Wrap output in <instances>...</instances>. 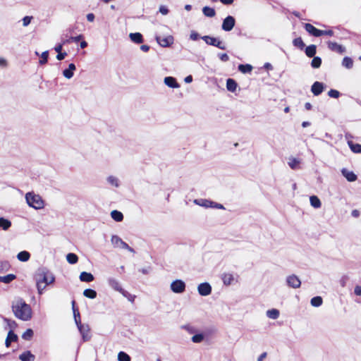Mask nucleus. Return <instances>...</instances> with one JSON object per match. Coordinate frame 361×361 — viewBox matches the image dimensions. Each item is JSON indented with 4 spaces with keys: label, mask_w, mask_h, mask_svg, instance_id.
<instances>
[{
    "label": "nucleus",
    "mask_w": 361,
    "mask_h": 361,
    "mask_svg": "<svg viewBox=\"0 0 361 361\" xmlns=\"http://www.w3.org/2000/svg\"><path fill=\"white\" fill-rule=\"evenodd\" d=\"M38 293L42 295L46 287L55 281L54 274L45 267L37 269L35 275Z\"/></svg>",
    "instance_id": "obj_1"
},
{
    "label": "nucleus",
    "mask_w": 361,
    "mask_h": 361,
    "mask_svg": "<svg viewBox=\"0 0 361 361\" xmlns=\"http://www.w3.org/2000/svg\"><path fill=\"white\" fill-rule=\"evenodd\" d=\"M12 310L14 315L23 321H28L32 317V309L23 299H18L13 302Z\"/></svg>",
    "instance_id": "obj_2"
},
{
    "label": "nucleus",
    "mask_w": 361,
    "mask_h": 361,
    "mask_svg": "<svg viewBox=\"0 0 361 361\" xmlns=\"http://www.w3.org/2000/svg\"><path fill=\"white\" fill-rule=\"evenodd\" d=\"M25 200L27 204L35 209H41L44 207V202L42 197L33 192H27Z\"/></svg>",
    "instance_id": "obj_3"
},
{
    "label": "nucleus",
    "mask_w": 361,
    "mask_h": 361,
    "mask_svg": "<svg viewBox=\"0 0 361 361\" xmlns=\"http://www.w3.org/2000/svg\"><path fill=\"white\" fill-rule=\"evenodd\" d=\"M208 45L216 47L220 49L225 50L226 49V44L218 38L204 35L201 37Z\"/></svg>",
    "instance_id": "obj_4"
},
{
    "label": "nucleus",
    "mask_w": 361,
    "mask_h": 361,
    "mask_svg": "<svg viewBox=\"0 0 361 361\" xmlns=\"http://www.w3.org/2000/svg\"><path fill=\"white\" fill-rule=\"evenodd\" d=\"M185 283L180 279L173 281L170 285L171 290L173 293L180 294L185 290Z\"/></svg>",
    "instance_id": "obj_5"
},
{
    "label": "nucleus",
    "mask_w": 361,
    "mask_h": 361,
    "mask_svg": "<svg viewBox=\"0 0 361 361\" xmlns=\"http://www.w3.org/2000/svg\"><path fill=\"white\" fill-rule=\"evenodd\" d=\"M108 285L113 288L114 290L121 293L123 296L126 297L127 294H128L125 290H123L120 284V282L118 279L114 277H109L107 279Z\"/></svg>",
    "instance_id": "obj_6"
},
{
    "label": "nucleus",
    "mask_w": 361,
    "mask_h": 361,
    "mask_svg": "<svg viewBox=\"0 0 361 361\" xmlns=\"http://www.w3.org/2000/svg\"><path fill=\"white\" fill-rule=\"evenodd\" d=\"M111 241L115 247H120L123 249L128 250L130 252H134V250L132 247H130L126 242L123 241L122 239L117 235H112Z\"/></svg>",
    "instance_id": "obj_7"
},
{
    "label": "nucleus",
    "mask_w": 361,
    "mask_h": 361,
    "mask_svg": "<svg viewBox=\"0 0 361 361\" xmlns=\"http://www.w3.org/2000/svg\"><path fill=\"white\" fill-rule=\"evenodd\" d=\"M81 334L82 339L84 342L88 341L91 338L90 328L88 324H80L78 328Z\"/></svg>",
    "instance_id": "obj_8"
},
{
    "label": "nucleus",
    "mask_w": 361,
    "mask_h": 361,
    "mask_svg": "<svg viewBox=\"0 0 361 361\" xmlns=\"http://www.w3.org/2000/svg\"><path fill=\"white\" fill-rule=\"evenodd\" d=\"M235 24V18L231 16H228L223 20L221 28L226 32H229L234 27Z\"/></svg>",
    "instance_id": "obj_9"
},
{
    "label": "nucleus",
    "mask_w": 361,
    "mask_h": 361,
    "mask_svg": "<svg viewBox=\"0 0 361 361\" xmlns=\"http://www.w3.org/2000/svg\"><path fill=\"white\" fill-rule=\"evenodd\" d=\"M197 291L200 295L207 296L212 293V286L207 282L202 283L198 285Z\"/></svg>",
    "instance_id": "obj_10"
},
{
    "label": "nucleus",
    "mask_w": 361,
    "mask_h": 361,
    "mask_svg": "<svg viewBox=\"0 0 361 361\" xmlns=\"http://www.w3.org/2000/svg\"><path fill=\"white\" fill-rule=\"evenodd\" d=\"M287 285L293 288H298L301 285L300 279L295 274L290 275L286 278Z\"/></svg>",
    "instance_id": "obj_11"
},
{
    "label": "nucleus",
    "mask_w": 361,
    "mask_h": 361,
    "mask_svg": "<svg viewBox=\"0 0 361 361\" xmlns=\"http://www.w3.org/2000/svg\"><path fill=\"white\" fill-rule=\"evenodd\" d=\"M156 40L160 46H161L163 47H167L173 44V37L171 35L165 37H162L160 36H156Z\"/></svg>",
    "instance_id": "obj_12"
},
{
    "label": "nucleus",
    "mask_w": 361,
    "mask_h": 361,
    "mask_svg": "<svg viewBox=\"0 0 361 361\" xmlns=\"http://www.w3.org/2000/svg\"><path fill=\"white\" fill-rule=\"evenodd\" d=\"M304 28L310 35L317 37L322 36V30L316 28L314 25H312L310 23H305Z\"/></svg>",
    "instance_id": "obj_13"
},
{
    "label": "nucleus",
    "mask_w": 361,
    "mask_h": 361,
    "mask_svg": "<svg viewBox=\"0 0 361 361\" xmlns=\"http://www.w3.org/2000/svg\"><path fill=\"white\" fill-rule=\"evenodd\" d=\"M327 44L328 48L332 51H335L338 54H343L345 51V48L336 42L329 41L328 42Z\"/></svg>",
    "instance_id": "obj_14"
},
{
    "label": "nucleus",
    "mask_w": 361,
    "mask_h": 361,
    "mask_svg": "<svg viewBox=\"0 0 361 361\" xmlns=\"http://www.w3.org/2000/svg\"><path fill=\"white\" fill-rule=\"evenodd\" d=\"M301 159L290 157L288 159V165L293 170H298L300 169Z\"/></svg>",
    "instance_id": "obj_15"
},
{
    "label": "nucleus",
    "mask_w": 361,
    "mask_h": 361,
    "mask_svg": "<svg viewBox=\"0 0 361 361\" xmlns=\"http://www.w3.org/2000/svg\"><path fill=\"white\" fill-rule=\"evenodd\" d=\"M324 90V85L320 82H314L311 87V91L314 95H319Z\"/></svg>",
    "instance_id": "obj_16"
},
{
    "label": "nucleus",
    "mask_w": 361,
    "mask_h": 361,
    "mask_svg": "<svg viewBox=\"0 0 361 361\" xmlns=\"http://www.w3.org/2000/svg\"><path fill=\"white\" fill-rule=\"evenodd\" d=\"M75 70V65L74 63H70L68 68L63 71V75L67 79H71L73 78Z\"/></svg>",
    "instance_id": "obj_17"
},
{
    "label": "nucleus",
    "mask_w": 361,
    "mask_h": 361,
    "mask_svg": "<svg viewBox=\"0 0 361 361\" xmlns=\"http://www.w3.org/2000/svg\"><path fill=\"white\" fill-rule=\"evenodd\" d=\"M342 175L349 181L353 182L355 181L357 178L356 174L354 172L347 170L346 169H343L341 170Z\"/></svg>",
    "instance_id": "obj_18"
},
{
    "label": "nucleus",
    "mask_w": 361,
    "mask_h": 361,
    "mask_svg": "<svg viewBox=\"0 0 361 361\" xmlns=\"http://www.w3.org/2000/svg\"><path fill=\"white\" fill-rule=\"evenodd\" d=\"M221 279L225 286H230L234 281L233 275L231 273H224L221 275Z\"/></svg>",
    "instance_id": "obj_19"
},
{
    "label": "nucleus",
    "mask_w": 361,
    "mask_h": 361,
    "mask_svg": "<svg viewBox=\"0 0 361 361\" xmlns=\"http://www.w3.org/2000/svg\"><path fill=\"white\" fill-rule=\"evenodd\" d=\"M164 83L166 85L171 88H178L180 87L176 78L171 76H168L164 78Z\"/></svg>",
    "instance_id": "obj_20"
},
{
    "label": "nucleus",
    "mask_w": 361,
    "mask_h": 361,
    "mask_svg": "<svg viewBox=\"0 0 361 361\" xmlns=\"http://www.w3.org/2000/svg\"><path fill=\"white\" fill-rule=\"evenodd\" d=\"M194 203L204 208H211L213 201L206 199H196L194 200Z\"/></svg>",
    "instance_id": "obj_21"
},
{
    "label": "nucleus",
    "mask_w": 361,
    "mask_h": 361,
    "mask_svg": "<svg viewBox=\"0 0 361 361\" xmlns=\"http://www.w3.org/2000/svg\"><path fill=\"white\" fill-rule=\"evenodd\" d=\"M17 340V335L14 334L12 330L9 331L5 341L6 346L9 347L11 345V342L16 341Z\"/></svg>",
    "instance_id": "obj_22"
},
{
    "label": "nucleus",
    "mask_w": 361,
    "mask_h": 361,
    "mask_svg": "<svg viewBox=\"0 0 361 361\" xmlns=\"http://www.w3.org/2000/svg\"><path fill=\"white\" fill-rule=\"evenodd\" d=\"M79 278L82 282H91L94 280V276L91 273L86 271L81 272Z\"/></svg>",
    "instance_id": "obj_23"
},
{
    "label": "nucleus",
    "mask_w": 361,
    "mask_h": 361,
    "mask_svg": "<svg viewBox=\"0 0 361 361\" xmlns=\"http://www.w3.org/2000/svg\"><path fill=\"white\" fill-rule=\"evenodd\" d=\"M129 37L132 42L136 44H141L143 42L142 35L140 32L130 33Z\"/></svg>",
    "instance_id": "obj_24"
},
{
    "label": "nucleus",
    "mask_w": 361,
    "mask_h": 361,
    "mask_svg": "<svg viewBox=\"0 0 361 361\" xmlns=\"http://www.w3.org/2000/svg\"><path fill=\"white\" fill-rule=\"evenodd\" d=\"M19 359L21 361H34L35 355H32L30 351H25L19 356Z\"/></svg>",
    "instance_id": "obj_25"
},
{
    "label": "nucleus",
    "mask_w": 361,
    "mask_h": 361,
    "mask_svg": "<svg viewBox=\"0 0 361 361\" xmlns=\"http://www.w3.org/2000/svg\"><path fill=\"white\" fill-rule=\"evenodd\" d=\"M238 84L237 82L232 78H228L226 80V88L228 91L233 92L236 90Z\"/></svg>",
    "instance_id": "obj_26"
},
{
    "label": "nucleus",
    "mask_w": 361,
    "mask_h": 361,
    "mask_svg": "<svg viewBox=\"0 0 361 361\" xmlns=\"http://www.w3.org/2000/svg\"><path fill=\"white\" fill-rule=\"evenodd\" d=\"M348 145L352 152L357 154H361V145L354 143L353 141H348Z\"/></svg>",
    "instance_id": "obj_27"
},
{
    "label": "nucleus",
    "mask_w": 361,
    "mask_h": 361,
    "mask_svg": "<svg viewBox=\"0 0 361 361\" xmlns=\"http://www.w3.org/2000/svg\"><path fill=\"white\" fill-rule=\"evenodd\" d=\"M316 51H317V47L314 44H311L310 46H307L305 48V54L310 58L314 56Z\"/></svg>",
    "instance_id": "obj_28"
},
{
    "label": "nucleus",
    "mask_w": 361,
    "mask_h": 361,
    "mask_svg": "<svg viewBox=\"0 0 361 361\" xmlns=\"http://www.w3.org/2000/svg\"><path fill=\"white\" fill-rule=\"evenodd\" d=\"M30 257V254L27 251H21L17 255V259L23 262L28 261Z\"/></svg>",
    "instance_id": "obj_29"
},
{
    "label": "nucleus",
    "mask_w": 361,
    "mask_h": 361,
    "mask_svg": "<svg viewBox=\"0 0 361 361\" xmlns=\"http://www.w3.org/2000/svg\"><path fill=\"white\" fill-rule=\"evenodd\" d=\"M106 181L109 184L116 188H118L120 186V180L119 179L114 176H109L106 178Z\"/></svg>",
    "instance_id": "obj_30"
},
{
    "label": "nucleus",
    "mask_w": 361,
    "mask_h": 361,
    "mask_svg": "<svg viewBox=\"0 0 361 361\" xmlns=\"http://www.w3.org/2000/svg\"><path fill=\"white\" fill-rule=\"evenodd\" d=\"M310 202L312 207L318 209L321 207L322 203L320 200L315 195H312L310 197Z\"/></svg>",
    "instance_id": "obj_31"
},
{
    "label": "nucleus",
    "mask_w": 361,
    "mask_h": 361,
    "mask_svg": "<svg viewBox=\"0 0 361 361\" xmlns=\"http://www.w3.org/2000/svg\"><path fill=\"white\" fill-rule=\"evenodd\" d=\"M111 216L114 221L117 222H120L123 219V214L118 210H113L111 212Z\"/></svg>",
    "instance_id": "obj_32"
},
{
    "label": "nucleus",
    "mask_w": 361,
    "mask_h": 361,
    "mask_svg": "<svg viewBox=\"0 0 361 361\" xmlns=\"http://www.w3.org/2000/svg\"><path fill=\"white\" fill-rule=\"evenodd\" d=\"M341 63L343 67L350 69L353 66V60L350 57L345 56Z\"/></svg>",
    "instance_id": "obj_33"
},
{
    "label": "nucleus",
    "mask_w": 361,
    "mask_h": 361,
    "mask_svg": "<svg viewBox=\"0 0 361 361\" xmlns=\"http://www.w3.org/2000/svg\"><path fill=\"white\" fill-rule=\"evenodd\" d=\"M202 12L205 16L209 18L214 17L216 14L215 10L213 8L209 6H204L202 8Z\"/></svg>",
    "instance_id": "obj_34"
},
{
    "label": "nucleus",
    "mask_w": 361,
    "mask_h": 361,
    "mask_svg": "<svg viewBox=\"0 0 361 361\" xmlns=\"http://www.w3.org/2000/svg\"><path fill=\"white\" fill-rule=\"evenodd\" d=\"M323 300L321 296H315L312 298L310 300V304L312 306L318 307L322 305Z\"/></svg>",
    "instance_id": "obj_35"
},
{
    "label": "nucleus",
    "mask_w": 361,
    "mask_h": 361,
    "mask_svg": "<svg viewBox=\"0 0 361 361\" xmlns=\"http://www.w3.org/2000/svg\"><path fill=\"white\" fill-rule=\"evenodd\" d=\"M11 226V222L3 217H0V228L4 231L8 230Z\"/></svg>",
    "instance_id": "obj_36"
},
{
    "label": "nucleus",
    "mask_w": 361,
    "mask_h": 361,
    "mask_svg": "<svg viewBox=\"0 0 361 361\" xmlns=\"http://www.w3.org/2000/svg\"><path fill=\"white\" fill-rule=\"evenodd\" d=\"M266 314L270 319H276L279 317V311L276 309L269 310Z\"/></svg>",
    "instance_id": "obj_37"
},
{
    "label": "nucleus",
    "mask_w": 361,
    "mask_h": 361,
    "mask_svg": "<svg viewBox=\"0 0 361 361\" xmlns=\"http://www.w3.org/2000/svg\"><path fill=\"white\" fill-rule=\"evenodd\" d=\"M83 295L85 297L94 299L97 297V292L91 288H87L83 291Z\"/></svg>",
    "instance_id": "obj_38"
},
{
    "label": "nucleus",
    "mask_w": 361,
    "mask_h": 361,
    "mask_svg": "<svg viewBox=\"0 0 361 361\" xmlns=\"http://www.w3.org/2000/svg\"><path fill=\"white\" fill-rule=\"evenodd\" d=\"M16 278V275L13 274H8L4 276H0V282L4 283H9Z\"/></svg>",
    "instance_id": "obj_39"
},
{
    "label": "nucleus",
    "mask_w": 361,
    "mask_h": 361,
    "mask_svg": "<svg viewBox=\"0 0 361 361\" xmlns=\"http://www.w3.org/2000/svg\"><path fill=\"white\" fill-rule=\"evenodd\" d=\"M238 70L243 73H247L252 71V66L250 64H240L238 66Z\"/></svg>",
    "instance_id": "obj_40"
},
{
    "label": "nucleus",
    "mask_w": 361,
    "mask_h": 361,
    "mask_svg": "<svg viewBox=\"0 0 361 361\" xmlns=\"http://www.w3.org/2000/svg\"><path fill=\"white\" fill-rule=\"evenodd\" d=\"M66 259L68 263H70L71 264H74L77 263V262L78 261V257L74 253H68L66 255Z\"/></svg>",
    "instance_id": "obj_41"
},
{
    "label": "nucleus",
    "mask_w": 361,
    "mask_h": 361,
    "mask_svg": "<svg viewBox=\"0 0 361 361\" xmlns=\"http://www.w3.org/2000/svg\"><path fill=\"white\" fill-rule=\"evenodd\" d=\"M293 44L295 47L299 48L301 50L303 49L304 47H305V44L303 42L301 37H297V38L294 39L293 41Z\"/></svg>",
    "instance_id": "obj_42"
},
{
    "label": "nucleus",
    "mask_w": 361,
    "mask_h": 361,
    "mask_svg": "<svg viewBox=\"0 0 361 361\" xmlns=\"http://www.w3.org/2000/svg\"><path fill=\"white\" fill-rule=\"evenodd\" d=\"M313 59L311 62V66L314 68H318L321 66L322 64V59L319 56H313Z\"/></svg>",
    "instance_id": "obj_43"
},
{
    "label": "nucleus",
    "mask_w": 361,
    "mask_h": 361,
    "mask_svg": "<svg viewBox=\"0 0 361 361\" xmlns=\"http://www.w3.org/2000/svg\"><path fill=\"white\" fill-rule=\"evenodd\" d=\"M48 56H49V51H44L41 54V59L39 61V63L40 65H44L47 63L48 61Z\"/></svg>",
    "instance_id": "obj_44"
},
{
    "label": "nucleus",
    "mask_w": 361,
    "mask_h": 361,
    "mask_svg": "<svg viewBox=\"0 0 361 361\" xmlns=\"http://www.w3.org/2000/svg\"><path fill=\"white\" fill-rule=\"evenodd\" d=\"M118 361H130V357L127 353L121 351L118 355Z\"/></svg>",
    "instance_id": "obj_45"
},
{
    "label": "nucleus",
    "mask_w": 361,
    "mask_h": 361,
    "mask_svg": "<svg viewBox=\"0 0 361 361\" xmlns=\"http://www.w3.org/2000/svg\"><path fill=\"white\" fill-rule=\"evenodd\" d=\"M33 336V331L31 329H27L23 334L22 337L25 340H30Z\"/></svg>",
    "instance_id": "obj_46"
},
{
    "label": "nucleus",
    "mask_w": 361,
    "mask_h": 361,
    "mask_svg": "<svg viewBox=\"0 0 361 361\" xmlns=\"http://www.w3.org/2000/svg\"><path fill=\"white\" fill-rule=\"evenodd\" d=\"M204 340V335L202 334H197L192 337V341L195 343H201Z\"/></svg>",
    "instance_id": "obj_47"
},
{
    "label": "nucleus",
    "mask_w": 361,
    "mask_h": 361,
    "mask_svg": "<svg viewBox=\"0 0 361 361\" xmlns=\"http://www.w3.org/2000/svg\"><path fill=\"white\" fill-rule=\"evenodd\" d=\"M10 268V264L7 261L0 262V271H8Z\"/></svg>",
    "instance_id": "obj_48"
},
{
    "label": "nucleus",
    "mask_w": 361,
    "mask_h": 361,
    "mask_svg": "<svg viewBox=\"0 0 361 361\" xmlns=\"http://www.w3.org/2000/svg\"><path fill=\"white\" fill-rule=\"evenodd\" d=\"M328 95L330 97L336 99L340 96V92L336 90L331 89L329 91Z\"/></svg>",
    "instance_id": "obj_49"
},
{
    "label": "nucleus",
    "mask_w": 361,
    "mask_h": 361,
    "mask_svg": "<svg viewBox=\"0 0 361 361\" xmlns=\"http://www.w3.org/2000/svg\"><path fill=\"white\" fill-rule=\"evenodd\" d=\"M218 56L219 58V59L221 61H224V62H226L229 60V56H228L227 54L226 53H224V54H218Z\"/></svg>",
    "instance_id": "obj_50"
},
{
    "label": "nucleus",
    "mask_w": 361,
    "mask_h": 361,
    "mask_svg": "<svg viewBox=\"0 0 361 361\" xmlns=\"http://www.w3.org/2000/svg\"><path fill=\"white\" fill-rule=\"evenodd\" d=\"M199 38H200V35L197 32H195V31L191 32V33L190 35V39L195 41V40H197Z\"/></svg>",
    "instance_id": "obj_51"
},
{
    "label": "nucleus",
    "mask_w": 361,
    "mask_h": 361,
    "mask_svg": "<svg viewBox=\"0 0 361 361\" xmlns=\"http://www.w3.org/2000/svg\"><path fill=\"white\" fill-rule=\"evenodd\" d=\"M211 208L219 209H225V207L223 204H221L220 203L215 202H213V204H212Z\"/></svg>",
    "instance_id": "obj_52"
},
{
    "label": "nucleus",
    "mask_w": 361,
    "mask_h": 361,
    "mask_svg": "<svg viewBox=\"0 0 361 361\" xmlns=\"http://www.w3.org/2000/svg\"><path fill=\"white\" fill-rule=\"evenodd\" d=\"M32 20V17L30 16H25L23 18V26H27Z\"/></svg>",
    "instance_id": "obj_53"
},
{
    "label": "nucleus",
    "mask_w": 361,
    "mask_h": 361,
    "mask_svg": "<svg viewBox=\"0 0 361 361\" xmlns=\"http://www.w3.org/2000/svg\"><path fill=\"white\" fill-rule=\"evenodd\" d=\"M66 56H67L66 52H62V51L59 52V53H57L56 59L59 61H61V60L64 59Z\"/></svg>",
    "instance_id": "obj_54"
},
{
    "label": "nucleus",
    "mask_w": 361,
    "mask_h": 361,
    "mask_svg": "<svg viewBox=\"0 0 361 361\" xmlns=\"http://www.w3.org/2000/svg\"><path fill=\"white\" fill-rule=\"evenodd\" d=\"M159 12L162 14V15H166L168 14L169 13V9L167 8L166 6H161L159 7Z\"/></svg>",
    "instance_id": "obj_55"
},
{
    "label": "nucleus",
    "mask_w": 361,
    "mask_h": 361,
    "mask_svg": "<svg viewBox=\"0 0 361 361\" xmlns=\"http://www.w3.org/2000/svg\"><path fill=\"white\" fill-rule=\"evenodd\" d=\"M75 322L78 328L80 326V324H82L80 322V316L79 312H78V317H75Z\"/></svg>",
    "instance_id": "obj_56"
},
{
    "label": "nucleus",
    "mask_w": 361,
    "mask_h": 361,
    "mask_svg": "<svg viewBox=\"0 0 361 361\" xmlns=\"http://www.w3.org/2000/svg\"><path fill=\"white\" fill-rule=\"evenodd\" d=\"M354 293L356 295L361 296V286H356L354 289Z\"/></svg>",
    "instance_id": "obj_57"
},
{
    "label": "nucleus",
    "mask_w": 361,
    "mask_h": 361,
    "mask_svg": "<svg viewBox=\"0 0 361 361\" xmlns=\"http://www.w3.org/2000/svg\"><path fill=\"white\" fill-rule=\"evenodd\" d=\"M7 65H8L7 61L4 58L0 57V66L5 68L7 66Z\"/></svg>",
    "instance_id": "obj_58"
},
{
    "label": "nucleus",
    "mask_w": 361,
    "mask_h": 361,
    "mask_svg": "<svg viewBox=\"0 0 361 361\" xmlns=\"http://www.w3.org/2000/svg\"><path fill=\"white\" fill-rule=\"evenodd\" d=\"M83 38V36L82 35H79L76 37H70V39H71L73 42H79L80 39Z\"/></svg>",
    "instance_id": "obj_59"
},
{
    "label": "nucleus",
    "mask_w": 361,
    "mask_h": 361,
    "mask_svg": "<svg viewBox=\"0 0 361 361\" xmlns=\"http://www.w3.org/2000/svg\"><path fill=\"white\" fill-rule=\"evenodd\" d=\"M329 35V36H333L334 35V31L331 30H322V35Z\"/></svg>",
    "instance_id": "obj_60"
},
{
    "label": "nucleus",
    "mask_w": 361,
    "mask_h": 361,
    "mask_svg": "<svg viewBox=\"0 0 361 361\" xmlns=\"http://www.w3.org/2000/svg\"><path fill=\"white\" fill-rule=\"evenodd\" d=\"M62 48H63V44L59 43V44H58L57 45H56V46H55V47H54V50H55L57 53H59V52H61Z\"/></svg>",
    "instance_id": "obj_61"
},
{
    "label": "nucleus",
    "mask_w": 361,
    "mask_h": 361,
    "mask_svg": "<svg viewBox=\"0 0 361 361\" xmlns=\"http://www.w3.org/2000/svg\"><path fill=\"white\" fill-rule=\"evenodd\" d=\"M352 216L357 218L360 216V212L357 209H353L351 212Z\"/></svg>",
    "instance_id": "obj_62"
},
{
    "label": "nucleus",
    "mask_w": 361,
    "mask_h": 361,
    "mask_svg": "<svg viewBox=\"0 0 361 361\" xmlns=\"http://www.w3.org/2000/svg\"><path fill=\"white\" fill-rule=\"evenodd\" d=\"M87 20L90 22H93L94 20V15L93 13H88L87 15Z\"/></svg>",
    "instance_id": "obj_63"
},
{
    "label": "nucleus",
    "mask_w": 361,
    "mask_h": 361,
    "mask_svg": "<svg viewBox=\"0 0 361 361\" xmlns=\"http://www.w3.org/2000/svg\"><path fill=\"white\" fill-rule=\"evenodd\" d=\"M185 82L186 83H190L192 81V75H188L184 79Z\"/></svg>",
    "instance_id": "obj_64"
}]
</instances>
